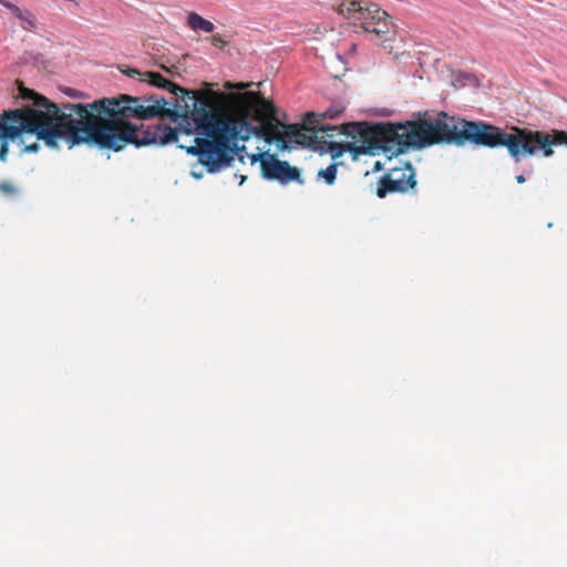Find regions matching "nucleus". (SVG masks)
Here are the masks:
<instances>
[{
	"label": "nucleus",
	"mask_w": 567,
	"mask_h": 567,
	"mask_svg": "<svg viewBox=\"0 0 567 567\" xmlns=\"http://www.w3.org/2000/svg\"><path fill=\"white\" fill-rule=\"evenodd\" d=\"M343 107L340 105H331L324 112H307L303 117V125H315L323 123L326 118H336L343 112Z\"/></svg>",
	"instance_id": "obj_8"
},
{
	"label": "nucleus",
	"mask_w": 567,
	"mask_h": 567,
	"mask_svg": "<svg viewBox=\"0 0 567 567\" xmlns=\"http://www.w3.org/2000/svg\"><path fill=\"white\" fill-rule=\"evenodd\" d=\"M338 12L347 19L353 20L354 23L359 22L364 31L379 37L388 34L392 28L390 16L374 3L341 0L338 4Z\"/></svg>",
	"instance_id": "obj_4"
},
{
	"label": "nucleus",
	"mask_w": 567,
	"mask_h": 567,
	"mask_svg": "<svg viewBox=\"0 0 567 567\" xmlns=\"http://www.w3.org/2000/svg\"><path fill=\"white\" fill-rule=\"evenodd\" d=\"M0 3L6 7L7 9H9L13 16H17L20 11H21V8L16 6L14 3L10 2V1H7V0H0Z\"/></svg>",
	"instance_id": "obj_14"
},
{
	"label": "nucleus",
	"mask_w": 567,
	"mask_h": 567,
	"mask_svg": "<svg viewBox=\"0 0 567 567\" xmlns=\"http://www.w3.org/2000/svg\"><path fill=\"white\" fill-rule=\"evenodd\" d=\"M245 181V177H241V181L239 182V185H243Z\"/></svg>",
	"instance_id": "obj_23"
},
{
	"label": "nucleus",
	"mask_w": 567,
	"mask_h": 567,
	"mask_svg": "<svg viewBox=\"0 0 567 567\" xmlns=\"http://www.w3.org/2000/svg\"><path fill=\"white\" fill-rule=\"evenodd\" d=\"M20 21V25L23 30L33 32L37 29V18L29 9H21V11L14 16Z\"/></svg>",
	"instance_id": "obj_10"
},
{
	"label": "nucleus",
	"mask_w": 567,
	"mask_h": 567,
	"mask_svg": "<svg viewBox=\"0 0 567 567\" xmlns=\"http://www.w3.org/2000/svg\"><path fill=\"white\" fill-rule=\"evenodd\" d=\"M525 181H526V179H525V176H524V175H517V176H516V182H517V183L523 184V183H525Z\"/></svg>",
	"instance_id": "obj_20"
},
{
	"label": "nucleus",
	"mask_w": 567,
	"mask_h": 567,
	"mask_svg": "<svg viewBox=\"0 0 567 567\" xmlns=\"http://www.w3.org/2000/svg\"><path fill=\"white\" fill-rule=\"evenodd\" d=\"M245 181V177H241V181L239 182V185H243Z\"/></svg>",
	"instance_id": "obj_21"
},
{
	"label": "nucleus",
	"mask_w": 567,
	"mask_h": 567,
	"mask_svg": "<svg viewBox=\"0 0 567 567\" xmlns=\"http://www.w3.org/2000/svg\"><path fill=\"white\" fill-rule=\"evenodd\" d=\"M168 102L155 94L132 96L120 94L103 97L92 103H65L66 116L63 142L71 148L82 143H92L101 148L121 151L127 144L145 146L166 145L177 142L179 131L166 124L138 128L131 118L150 120L169 117L174 122L183 118L182 113L166 107Z\"/></svg>",
	"instance_id": "obj_2"
},
{
	"label": "nucleus",
	"mask_w": 567,
	"mask_h": 567,
	"mask_svg": "<svg viewBox=\"0 0 567 567\" xmlns=\"http://www.w3.org/2000/svg\"><path fill=\"white\" fill-rule=\"evenodd\" d=\"M144 82L165 89L173 94V111L183 115L189 125L185 134L194 131L199 135L187 152L197 156L207 172L215 173L234 161L231 143L256 136L264 141L284 143L276 133L278 121L274 116V103L260 92L218 93L213 90H187L165 79L157 72H144Z\"/></svg>",
	"instance_id": "obj_1"
},
{
	"label": "nucleus",
	"mask_w": 567,
	"mask_h": 567,
	"mask_svg": "<svg viewBox=\"0 0 567 567\" xmlns=\"http://www.w3.org/2000/svg\"><path fill=\"white\" fill-rule=\"evenodd\" d=\"M20 96L32 100L34 107L16 109L0 114V161L6 162L9 141H14L22 133L35 134L38 140L51 148L60 147L64 137L65 103L59 106L33 90L21 86Z\"/></svg>",
	"instance_id": "obj_3"
},
{
	"label": "nucleus",
	"mask_w": 567,
	"mask_h": 567,
	"mask_svg": "<svg viewBox=\"0 0 567 567\" xmlns=\"http://www.w3.org/2000/svg\"><path fill=\"white\" fill-rule=\"evenodd\" d=\"M337 167L338 164L332 163L327 168L320 169L317 175L318 178H323L328 185H332L337 178Z\"/></svg>",
	"instance_id": "obj_11"
},
{
	"label": "nucleus",
	"mask_w": 567,
	"mask_h": 567,
	"mask_svg": "<svg viewBox=\"0 0 567 567\" xmlns=\"http://www.w3.org/2000/svg\"><path fill=\"white\" fill-rule=\"evenodd\" d=\"M250 84L249 83H237V84H234L231 82H226L224 84V87L227 89V90H231V89H245V87H248Z\"/></svg>",
	"instance_id": "obj_16"
},
{
	"label": "nucleus",
	"mask_w": 567,
	"mask_h": 567,
	"mask_svg": "<svg viewBox=\"0 0 567 567\" xmlns=\"http://www.w3.org/2000/svg\"><path fill=\"white\" fill-rule=\"evenodd\" d=\"M245 181V177H241V181L239 182V185H243Z\"/></svg>",
	"instance_id": "obj_22"
},
{
	"label": "nucleus",
	"mask_w": 567,
	"mask_h": 567,
	"mask_svg": "<svg viewBox=\"0 0 567 567\" xmlns=\"http://www.w3.org/2000/svg\"><path fill=\"white\" fill-rule=\"evenodd\" d=\"M162 68H163L165 71H167L168 73H175V71H174V70H176V66H175V65H172V68H166V66L162 65Z\"/></svg>",
	"instance_id": "obj_19"
},
{
	"label": "nucleus",
	"mask_w": 567,
	"mask_h": 567,
	"mask_svg": "<svg viewBox=\"0 0 567 567\" xmlns=\"http://www.w3.org/2000/svg\"><path fill=\"white\" fill-rule=\"evenodd\" d=\"M417 185L415 169L411 163L390 168L378 182L375 194L384 198L392 193L414 192Z\"/></svg>",
	"instance_id": "obj_6"
},
{
	"label": "nucleus",
	"mask_w": 567,
	"mask_h": 567,
	"mask_svg": "<svg viewBox=\"0 0 567 567\" xmlns=\"http://www.w3.org/2000/svg\"><path fill=\"white\" fill-rule=\"evenodd\" d=\"M187 24L190 29L195 31H204L207 33H212L215 29V25L209 20L204 19L196 12H189L187 17Z\"/></svg>",
	"instance_id": "obj_9"
},
{
	"label": "nucleus",
	"mask_w": 567,
	"mask_h": 567,
	"mask_svg": "<svg viewBox=\"0 0 567 567\" xmlns=\"http://www.w3.org/2000/svg\"><path fill=\"white\" fill-rule=\"evenodd\" d=\"M128 76L131 78H134L135 75H140L141 76V80L144 78V73H141L138 70L136 69H128L126 72H125Z\"/></svg>",
	"instance_id": "obj_17"
},
{
	"label": "nucleus",
	"mask_w": 567,
	"mask_h": 567,
	"mask_svg": "<svg viewBox=\"0 0 567 567\" xmlns=\"http://www.w3.org/2000/svg\"><path fill=\"white\" fill-rule=\"evenodd\" d=\"M274 116L278 121L277 128L275 130L278 135H280L284 140V143L278 141H270L268 144H275L278 150H285L288 147L289 142L295 140L300 144H309L310 141L317 137L319 133L322 134L321 137L333 138L336 136L343 135L347 138V130H344V123L341 125H330L320 123L318 126L315 125H302V127H298L297 125H285L282 124L278 116L277 110L274 106ZM267 143V141H265Z\"/></svg>",
	"instance_id": "obj_5"
},
{
	"label": "nucleus",
	"mask_w": 567,
	"mask_h": 567,
	"mask_svg": "<svg viewBox=\"0 0 567 567\" xmlns=\"http://www.w3.org/2000/svg\"><path fill=\"white\" fill-rule=\"evenodd\" d=\"M256 162H260L261 173L266 179L277 181L284 185L291 182H296L300 185L305 183L298 167L291 166L286 161L278 159L276 155L268 153L252 155L251 163Z\"/></svg>",
	"instance_id": "obj_7"
},
{
	"label": "nucleus",
	"mask_w": 567,
	"mask_h": 567,
	"mask_svg": "<svg viewBox=\"0 0 567 567\" xmlns=\"http://www.w3.org/2000/svg\"><path fill=\"white\" fill-rule=\"evenodd\" d=\"M38 148L39 147H38L37 144H32V145L25 146V151H28V152H37Z\"/></svg>",
	"instance_id": "obj_18"
},
{
	"label": "nucleus",
	"mask_w": 567,
	"mask_h": 567,
	"mask_svg": "<svg viewBox=\"0 0 567 567\" xmlns=\"http://www.w3.org/2000/svg\"><path fill=\"white\" fill-rule=\"evenodd\" d=\"M210 43L216 47V48H219V49H224L226 45H227V41L224 40V38L220 35V34H214L212 38H210Z\"/></svg>",
	"instance_id": "obj_13"
},
{
	"label": "nucleus",
	"mask_w": 567,
	"mask_h": 567,
	"mask_svg": "<svg viewBox=\"0 0 567 567\" xmlns=\"http://www.w3.org/2000/svg\"><path fill=\"white\" fill-rule=\"evenodd\" d=\"M0 192L4 195L11 196L17 193V187L11 182H1Z\"/></svg>",
	"instance_id": "obj_12"
},
{
	"label": "nucleus",
	"mask_w": 567,
	"mask_h": 567,
	"mask_svg": "<svg viewBox=\"0 0 567 567\" xmlns=\"http://www.w3.org/2000/svg\"><path fill=\"white\" fill-rule=\"evenodd\" d=\"M63 92L66 95L71 96V97H84V93L83 92L78 91V90L72 89V87H66V89H64Z\"/></svg>",
	"instance_id": "obj_15"
}]
</instances>
